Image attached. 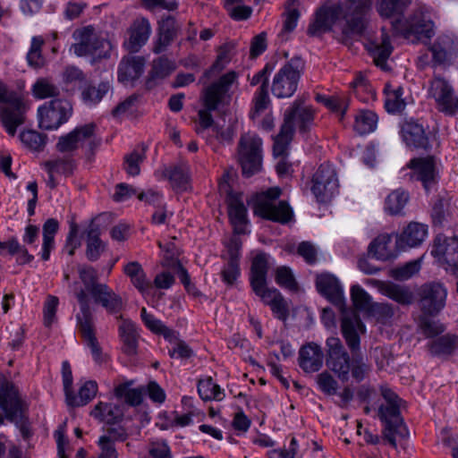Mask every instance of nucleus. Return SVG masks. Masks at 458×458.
I'll list each match as a JSON object with an SVG mask.
<instances>
[{
	"instance_id": "obj_36",
	"label": "nucleus",
	"mask_w": 458,
	"mask_h": 458,
	"mask_svg": "<svg viewBox=\"0 0 458 458\" xmlns=\"http://www.w3.org/2000/svg\"><path fill=\"white\" fill-rule=\"evenodd\" d=\"M93 295L90 301L102 306L107 312L118 313L122 311L123 302L122 297L115 293L107 284L96 285L93 289Z\"/></svg>"
},
{
	"instance_id": "obj_22",
	"label": "nucleus",
	"mask_w": 458,
	"mask_h": 458,
	"mask_svg": "<svg viewBox=\"0 0 458 458\" xmlns=\"http://www.w3.org/2000/svg\"><path fill=\"white\" fill-rule=\"evenodd\" d=\"M146 327L157 335H162L169 342H176L175 346L169 350L171 358L188 359L192 355V350L183 341H177V333L162 323L157 317H141Z\"/></svg>"
},
{
	"instance_id": "obj_5",
	"label": "nucleus",
	"mask_w": 458,
	"mask_h": 458,
	"mask_svg": "<svg viewBox=\"0 0 458 458\" xmlns=\"http://www.w3.org/2000/svg\"><path fill=\"white\" fill-rule=\"evenodd\" d=\"M0 104L6 105L0 106V123L6 133L13 137L18 127L25 123L27 106L24 98L0 81Z\"/></svg>"
},
{
	"instance_id": "obj_21",
	"label": "nucleus",
	"mask_w": 458,
	"mask_h": 458,
	"mask_svg": "<svg viewBox=\"0 0 458 458\" xmlns=\"http://www.w3.org/2000/svg\"><path fill=\"white\" fill-rule=\"evenodd\" d=\"M350 10L351 18L347 20L343 29L345 36H361L367 28L366 16L372 8V0H345Z\"/></svg>"
},
{
	"instance_id": "obj_45",
	"label": "nucleus",
	"mask_w": 458,
	"mask_h": 458,
	"mask_svg": "<svg viewBox=\"0 0 458 458\" xmlns=\"http://www.w3.org/2000/svg\"><path fill=\"white\" fill-rule=\"evenodd\" d=\"M100 234L98 226H90L86 233V258L90 262L98 260L106 250V244L101 240Z\"/></svg>"
},
{
	"instance_id": "obj_15",
	"label": "nucleus",
	"mask_w": 458,
	"mask_h": 458,
	"mask_svg": "<svg viewBox=\"0 0 458 458\" xmlns=\"http://www.w3.org/2000/svg\"><path fill=\"white\" fill-rule=\"evenodd\" d=\"M72 113V107L68 100L51 99L38 108V126L47 131L56 130L69 120Z\"/></svg>"
},
{
	"instance_id": "obj_63",
	"label": "nucleus",
	"mask_w": 458,
	"mask_h": 458,
	"mask_svg": "<svg viewBox=\"0 0 458 458\" xmlns=\"http://www.w3.org/2000/svg\"><path fill=\"white\" fill-rule=\"evenodd\" d=\"M225 94L211 83L202 93V104L205 108L216 110Z\"/></svg>"
},
{
	"instance_id": "obj_46",
	"label": "nucleus",
	"mask_w": 458,
	"mask_h": 458,
	"mask_svg": "<svg viewBox=\"0 0 458 458\" xmlns=\"http://www.w3.org/2000/svg\"><path fill=\"white\" fill-rule=\"evenodd\" d=\"M90 415L107 424H114L122 420L123 411L119 405L100 402L92 410Z\"/></svg>"
},
{
	"instance_id": "obj_1",
	"label": "nucleus",
	"mask_w": 458,
	"mask_h": 458,
	"mask_svg": "<svg viewBox=\"0 0 458 458\" xmlns=\"http://www.w3.org/2000/svg\"><path fill=\"white\" fill-rule=\"evenodd\" d=\"M327 346V367L343 382L350 378L361 382L370 372V365L359 352H352V358L338 337H328Z\"/></svg>"
},
{
	"instance_id": "obj_55",
	"label": "nucleus",
	"mask_w": 458,
	"mask_h": 458,
	"mask_svg": "<svg viewBox=\"0 0 458 458\" xmlns=\"http://www.w3.org/2000/svg\"><path fill=\"white\" fill-rule=\"evenodd\" d=\"M132 383V381H129L118 385L114 388V395L119 399L123 398L125 403L131 406H137L142 402L143 390L141 388H131Z\"/></svg>"
},
{
	"instance_id": "obj_7",
	"label": "nucleus",
	"mask_w": 458,
	"mask_h": 458,
	"mask_svg": "<svg viewBox=\"0 0 458 458\" xmlns=\"http://www.w3.org/2000/svg\"><path fill=\"white\" fill-rule=\"evenodd\" d=\"M305 69V60L299 55L290 58L275 74L271 91L277 98H287L296 92Z\"/></svg>"
},
{
	"instance_id": "obj_58",
	"label": "nucleus",
	"mask_w": 458,
	"mask_h": 458,
	"mask_svg": "<svg viewBox=\"0 0 458 458\" xmlns=\"http://www.w3.org/2000/svg\"><path fill=\"white\" fill-rule=\"evenodd\" d=\"M198 392L200 398L204 401H221L225 396L220 386L210 377L199 381Z\"/></svg>"
},
{
	"instance_id": "obj_43",
	"label": "nucleus",
	"mask_w": 458,
	"mask_h": 458,
	"mask_svg": "<svg viewBox=\"0 0 458 458\" xmlns=\"http://www.w3.org/2000/svg\"><path fill=\"white\" fill-rule=\"evenodd\" d=\"M119 333L123 342V352L129 356L135 355L139 337L135 325L130 319H124L119 326Z\"/></svg>"
},
{
	"instance_id": "obj_49",
	"label": "nucleus",
	"mask_w": 458,
	"mask_h": 458,
	"mask_svg": "<svg viewBox=\"0 0 458 458\" xmlns=\"http://www.w3.org/2000/svg\"><path fill=\"white\" fill-rule=\"evenodd\" d=\"M417 332L425 338H433L445 331V326L437 317H417Z\"/></svg>"
},
{
	"instance_id": "obj_34",
	"label": "nucleus",
	"mask_w": 458,
	"mask_h": 458,
	"mask_svg": "<svg viewBox=\"0 0 458 458\" xmlns=\"http://www.w3.org/2000/svg\"><path fill=\"white\" fill-rule=\"evenodd\" d=\"M78 328L87 346L90 349L95 361L98 363L103 362L104 357L102 349L96 337L93 317H78Z\"/></svg>"
},
{
	"instance_id": "obj_8",
	"label": "nucleus",
	"mask_w": 458,
	"mask_h": 458,
	"mask_svg": "<svg viewBox=\"0 0 458 458\" xmlns=\"http://www.w3.org/2000/svg\"><path fill=\"white\" fill-rule=\"evenodd\" d=\"M392 30L394 33L418 39H431L435 35V23L430 13L425 8H418L407 18L396 19L392 21Z\"/></svg>"
},
{
	"instance_id": "obj_4",
	"label": "nucleus",
	"mask_w": 458,
	"mask_h": 458,
	"mask_svg": "<svg viewBox=\"0 0 458 458\" xmlns=\"http://www.w3.org/2000/svg\"><path fill=\"white\" fill-rule=\"evenodd\" d=\"M282 190L278 186L255 193L251 198L253 215L263 220L287 225L293 220L294 213L288 202L279 199Z\"/></svg>"
},
{
	"instance_id": "obj_62",
	"label": "nucleus",
	"mask_w": 458,
	"mask_h": 458,
	"mask_svg": "<svg viewBox=\"0 0 458 458\" xmlns=\"http://www.w3.org/2000/svg\"><path fill=\"white\" fill-rule=\"evenodd\" d=\"M109 90L108 82H100L98 87L89 86L83 89L81 95L82 99L86 104H98L106 95Z\"/></svg>"
},
{
	"instance_id": "obj_31",
	"label": "nucleus",
	"mask_w": 458,
	"mask_h": 458,
	"mask_svg": "<svg viewBox=\"0 0 458 458\" xmlns=\"http://www.w3.org/2000/svg\"><path fill=\"white\" fill-rule=\"evenodd\" d=\"M341 333L351 352H359L360 335L366 333V327L360 317H342Z\"/></svg>"
},
{
	"instance_id": "obj_42",
	"label": "nucleus",
	"mask_w": 458,
	"mask_h": 458,
	"mask_svg": "<svg viewBox=\"0 0 458 458\" xmlns=\"http://www.w3.org/2000/svg\"><path fill=\"white\" fill-rule=\"evenodd\" d=\"M123 273L130 277L131 284L140 293H148L152 289V284L148 281L146 273L140 262H128L123 267Z\"/></svg>"
},
{
	"instance_id": "obj_38",
	"label": "nucleus",
	"mask_w": 458,
	"mask_h": 458,
	"mask_svg": "<svg viewBox=\"0 0 458 458\" xmlns=\"http://www.w3.org/2000/svg\"><path fill=\"white\" fill-rule=\"evenodd\" d=\"M391 234L386 233L378 234L369 244V256L382 261H386L394 259L396 257V254L391 249Z\"/></svg>"
},
{
	"instance_id": "obj_17",
	"label": "nucleus",
	"mask_w": 458,
	"mask_h": 458,
	"mask_svg": "<svg viewBox=\"0 0 458 458\" xmlns=\"http://www.w3.org/2000/svg\"><path fill=\"white\" fill-rule=\"evenodd\" d=\"M243 196L242 191H230L227 196H225L228 221L233 227L234 235H244L250 233L248 230L250 220L248 208L243 201Z\"/></svg>"
},
{
	"instance_id": "obj_29",
	"label": "nucleus",
	"mask_w": 458,
	"mask_h": 458,
	"mask_svg": "<svg viewBox=\"0 0 458 458\" xmlns=\"http://www.w3.org/2000/svg\"><path fill=\"white\" fill-rule=\"evenodd\" d=\"M96 125L93 123L76 126L72 131L59 137L56 148L59 152H72L78 148L79 144L94 136Z\"/></svg>"
},
{
	"instance_id": "obj_13",
	"label": "nucleus",
	"mask_w": 458,
	"mask_h": 458,
	"mask_svg": "<svg viewBox=\"0 0 458 458\" xmlns=\"http://www.w3.org/2000/svg\"><path fill=\"white\" fill-rule=\"evenodd\" d=\"M345 9L342 3L338 2L332 4H323L315 12V19L310 22L307 29V34L310 37H317L322 32H329L334 25L344 19L345 22L351 18L350 10L345 4Z\"/></svg>"
},
{
	"instance_id": "obj_28",
	"label": "nucleus",
	"mask_w": 458,
	"mask_h": 458,
	"mask_svg": "<svg viewBox=\"0 0 458 458\" xmlns=\"http://www.w3.org/2000/svg\"><path fill=\"white\" fill-rule=\"evenodd\" d=\"M80 278L84 288L75 291V297L80 306L81 315H92L90 312V296L93 295V288L96 285H105L98 282L96 272L93 268H82L79 272Z\"/></svg>"
},
{
	"instance_id": "obj_57",
	"label": "nucleus",
	"mask_w": 458,
	"mask_h": 458,
	"mask_svg": "<svg viewBox=\"0 0 458 458\" xmlns=\"http://www.w3.org/2000/svg\"><path fill=\"white\" fill-rule=\"evenodd\" d=\"M9 255L15 256L16 262L20 266H25L34 260V256L30 254L25 245H21L16 236H12L7 240L6 248Z\"/></svg>"
},
{
	"instance_id": "obj_30",
	"label": "nucleus",
	"mask_w": 458,
	"mask_h": 458,
	"mask_svg": "<svg viewBox=\"0 0 458 458\" xmlns=\"http://www.w3.org/2000/svg\"><path fill=\"white\" fill-rule=\"evenodd\" d=\"M433 97L440 112L453 116L458 110V98L453 101L454 89L443 78L437 79L432 84Z\"/></svg>"
},
{
	"instance_id": "obj_18",
	"label": "nucleus",
	"mask_w": 458,
	"mask_h": 458,
	"mask_svg": "<svg viewBox=\"0 0 458 458\" xmlns=\"http://www.w3.org/2000/svg\"><path fill=\"white\" fill-rule=\"evenodd\" d=\"M431 256L441 264H446L445 270L452 275H458V237H447L437 233L431 245Z\"/></svg>"
},
{
	"instance_id": "obj_11",
	"label": "nucleus",
	"mask_w": 458,
	"mask_h": 458,
	"mask_svg": "<svg viewBox=\"0 0 458 458\" xmlns=\"http://www.w3.org/2000/svg\"><path fill=\"white\" fill-rule=\"evenodd\" d=\"M73 36L78 40L72 45L73 52L77 56L98 55L99 58L110 56V42L98 36L92 25L77 30Z\"/></svg>"
},
{
	"instance_id": "obj_32",
	"label": "nucleus",
	"mask_w": 458,
	"mask_h": 458,
	"mask_svg": "<svg viewBox=\"0 0 458 458\" xmlns=\"http://www.w3.org/2000/svg\"><path fill=\"white\" fill-rule=\"evenodd\" d=\"M151 33L149 21L141 17L135 20L129 29V39L124 43L130 53H137L148 42Z\"/></svg>"
},
{
	"instance_id": "obj_51",
	"label": "nucleus",
	"mask_w": 458,
	"mask_h": 458,
	"mask_svg": "<svg viewBox=\"0 0 458 458\" xmlns=\"http://www.w3.org/2000/svg\"><path fill=\"white\" fill-rule=\"evenodd\" d=\"M378 122L377 114L369 109L359 112L354 120V131L360 135H368L376 131Z\"/></svg>"
},
{
	"instance_id": "obj_37",
	"label": "nucleus",
	"mask_w": 458,
	"mask_h": 458,
	"mask_svg": "<svg viewBox=\"0 0 458 458\" xmlns=\"http://www.w3.org/2000/svg\"><path fill=\"white\" fill-rule=\"evenodd\" d=\"M378 290L381 294L401 305H410L414 300L412 292L407 286L391 281H378Z\"/></svg>"
},
{
	"instance_id": "obj_12",
	"label": "nucleus",
	"mask_w": 458,
	"mask_h": 458,
	"mask_svg": "<svg viewBox=\"0 0 458 458\" xmlns=\"http://www.w3.org/2000/svg\"><path fill=\"white\" fill-rule=\"evenodd\" d=\"M417 294L421 315H439L446 305L448 291L444 283L428 281L420 286Z\"/></svg>"
},
{
	"instance_id": "obj_61",
	"label": "nucleus",
	"mask_w": 458,
	"mask_h": 458,
	"mask_svg": "<svg viewBox=\"0 0 458 458\" xmlns=\"http://www.w3.org/2000/svg\"><path fill=\"white\" fill-rule=\"evenodd\" d=\"M394 50V47L388 38L387 36H386L383 39L381 44L376 45L371 50V55L374 57L375 64L377 67H380L381 69H385L386 65V62L388 58L390 57L392 52Z\"/></svg>"
},
{
	"instance_id": "obj_25",
	"label": "nucleus",
	"mask_w": 458,
	"mask_h": 458,
	"mask_svg": "<svg viewBox=\"0 0 458 458\" xmlns=\"http://www.w3.org/2000/svg\"><path fill=\"white\" fill-rule=\"evenodd\" d=\"M0 408L4 411L6 418L14 420L21 416V403L14 385L9 382L0 373Z\"/></svg>"
},
{
	"instance_id": "obj_35",
	"label": "nucleus",
	"mask_w": 458,
	"mask_h": 458,
	"mask_svg": "<svg viewBox=\"0 0 458 458\" xmlns=\"http://www.w3.org/2000/svg\"><path fill=\"white\" fill-rule=\"evenodd\" d=\"M299 366L307 373L318 371L323 366L324 353L315 343L303 345L299 351Z\"/></svg>"
},
{
	"instance_id": "obj_39",
	"label": "nucleus",
	"mask_w": 458,
	"mask_h": 458,
	"mask_svg": "<svg viewBox=\"0 0 458 458\" xmlns=\"http://www.w3.org/2000/svg\"><path fill=\"white\" fill-rule=\"evenodd\" d=\"M60 228V224L56 218H47L42 225V246L39 252L43 261H48L51 252L55 247V235Z\"/></svg>"
},
{
	"instance_id": "obj_52",
	"label": "nucleus",
	"mask_w": 458,
	"mask_h": 458,
	"mask_svg": "<svg viewBox=\"0 0 458 458\" xmlns=\"http://www.w3.org/2000/svg\"><path fill=\"white\" fill-rule=\"evenodd\" d=\"M275 282L282 289L293 293L300 291V285L293 272L288 266H279L275 270Z\"/></svg>"
},
{
	"instance_id": "obj_16",
	"label": "nucleus",
	"mask_w": 458,
	"mask_h": 458,
	"mask_svg": "<svg viewBox=\"0 0 458 458\" xmlns=\"http://www.w3.org/2000/svg\"><path fill=\"white\" fill-rule=\"evenodd\" d=\"M351 306L349 315H394L392 308L386 303L373 301L372 296L359 284L350 287Z\"/></svg>"
},
{
	"instance_id": "obj_59",
	"label": "nucleus",
	"mask_w": 458,
	"mask_h": 458,
	"mask_svg": "<svg viewBox=\"0 0 458 458\" xmlns=\"http://www.w3.org/2000/svg\"><path fill=\"white\" fill-rule=\"evenodd\" d=\"M270 105L268 89L259 87L252 99V106L249 113L250 120L255 121Z\"/></svg>"
},
{
	"instance_id": "obj_44",
	"label": "nucleus",
	"mask_w": 458,
	"mask_h": 458,
	"mask_svg": "<svg viewBox=\"0 0 458 458\" xmlns=\"http://www.w3.org/2000/svg\"><path fill=\"white\" fill-rule=\"evenodd\" d=\"M427 347L433 356H449L458 349V335L445 334L429 342Z\"/></svg>"
},
{
	"instance_id": "obj_27",
	"label": "nucleus",
	"mask_w": 458,
	"mask_h": 458,
	"mask_svg": "<svg viewBox=\"0 0 458 458\" xmlns=\"http://www.w3.org/2000/svg\"><path fill=\"white\" fill-rule=\"evenodd\" d=\"M428 227L427 225L419 222H410L403 227L401 233L396 234V250L402 251L421 245L428 235Z\"/></svg>"
},
{
	"instance_id": "obj_20",
	"label": "nucleus",
	"mask_w": 458,
	"mask_h": 458,
	"mask_svg": "<svg viewBox=\"0 0 458 458\" xmlns=\"http://www.w3.org/2000/svg\"><path fill=\"white\" fill-rule=\"evenodd\" d=\"M408 167L412 171L415 180L421 182L427 194L437 186L438 174L434 157H414L410 160Z\"/></svg>"
},
{
	"instance_id": "obj_23",
	"label": "nucleus",
	"mask_w": 458,
	"mask_h": 458,
	"mask_svg": "<svg viewBox=\"0 0 458 458\" xmlns=\"http://www.w3.org/2000/svg\"><path fill=\"white\" fill-rule=\"evenodd\" d=\"M431 53L432 67L450 65L456 58L458 46L448 35L438 36L428 47Z\"/></svg>"
},
{
	"instance_id": "obj_26",
	"label": "nucleus",
	"mask_w": 458,
	"mask_h": 458,
	"mask_svg": "<svg viewBox=\"0 0 458 458\" xmlns=\"http://www.w3.org/2000/svg\"><path fill=\"white\" fill-rule=\"evenodd\" d=\"M146 60L140 55L123 57L117 68V79L124 86L133 87L144 72Z\"/></svg>"
},
{
	"instance_id": "obj_3",
	"label": "nucleus",
	"mask_w": 458,
	"mask_h": 458,
	"mask_svg": "<svg viewBox=\"0 0 458 458\" xmlns=\"http://www.w3.org/2000/svg\"><path fill=\"white\" fill-rule=\"evenodd\" d=\"M383 403L378 407V417L384 424L383 437L394 448H396V437L405 438L409 432L401 415L405 402L386 386L380 387Z\"/></svg>"
},
{
	"instance_id": "obj_19",
	"label": "nucleus",
	"mask_w": 458,
	"mask_h": 458,
	"mask_svg": "<svg viewBox=\"0 0 458 458\" xmlns=\"http://www.w3.org/2000/svg\"><path fill=\"white\" fill-rule=\"evenodd\" d=\"M315 118L314 111L310 106H304L301 102L295 101L288 107L284 114L282 125L295 133L296 126L300 134L304 135L310 131Z\"/></svg>"
},
{
	"instance_id": "obj_56",
	"label": "nucleus",
	"mask_w": 458,
	"mask_h": 458,
	"mask_svg": "<svg viewBox=\"0 0 458 458\" xmlns=\"http://www.w3.org/2000/svg\"><path fill=\"white\" fill-rule=\"evenodd\" d=\"M293 136L294 133L292 132V130L290 131L281 125L279 132L273 138L274 157L285 158L288 156L289 146Z\"/></svg>"
},
{
	"instance_id": "obj_6",
	"label": "nucleus",
	"mask_w": 458,
	"mask_h": 458,
	"mask_svg": "<svg viewBox=\"0 0 458 458\" xmlns=\"http://www.w3.org/2000/svg\"><path fill=\"white\" fill-rule=\"evenodd\" d=\"M263 141L254 135H242L237 146V163L243 178L259 174L263 168Z\"/></svg>"
},
{
	"instance_id": "obj_53",
	"label": "nucleus",
	"mask_w": 458,
	"mask_h": 458,
	"mask_svg": "<svg viewBox=\"0 0 458 458\" xmlns=\"http://www.w3.org/2000/svg\"><path fill=\"white\" fill-rule=\"evenodd\" d=\"M31 92L36 99H46L48 98H58L59 88L48 78L40 77L37 79L31 87Z\"/></svg>"
},
{
	"instance_id": "obj_41",
	"label": "nucleus",
	"mask_w": 458,
	"mask_h": 458,
	"mask_svg": "<svg viewBox=\"0 0 458 458\" xmlns=\"http://www.w3.org/2000/svg\"><path fill=\"white\" fill-rule=\"evenodd\" d=\"M97 392L98 384L93 380H89L80 387L78 395L74 394L72 387L65 393V402L71 407L84 406L95 397Z\"/></svg>"
},
{
	"instance_id": "obj_50",
	"label": "nucleus",
	"mask_w": 458,
	"mask_h": 458,
	"mask_svg": "<svg viewBox=\"0 0 458 458\" xmlns=\"http://www.w3.org/2000/svg\"><path fill=\"white\" fill-rule=\"evenodd\" d=\"M231 50L232 47L229 43H225L221 45L217 49V55L213 62V64L210 65L209 68L206 69L203 72L202 79H210L215 73H219L225 69L227 64L231 62Z\"/></svg>"
},
{
	"instance_id": "obj_47",
	"label": "nucleus",
	"mask_w": 458,
	"mask_h": 458,
	"mask_svg": "<svg viewBox=\"0 0 458 458\" xmlns=\"http://www.w3.org/2000/svg\"><path fill=\"white\" fill-rule=\"evenodd\" d=\"M19 140L28 150L39 153L44 150L48 138L46 133L32 129H25L19 133Z\"/></svg>"
},
{
	"instance_id": "obj_54",
	"label": "nucleus",
	"mask_w": 458,
	"mask_h": 458,
	"mask_svg": "<svg viewBox=\"0 0 458 458\" xmlns=\"http://www.w3.org/2000/svg\"><path fill=\"white\" fill-rule=\"evenodd\" d=\"M44 168L46 172L63 174L70 177L74 174L77 168V163L72 158L58 157L45 162Z\"/></svg>"
},
{
	"instance_id": "obj_14",
	"label": "nucleus",
	"mask_w": 458,
	"mask_h": 458,
	"mask_svg": "<svg viewBox=\"0 0 458 458\" xmlns=\"http://www.w3.org/2000/svg\"><path fill=\"white\" fill-rule=\"evenodd\" d=\"M400 137L410 149H431L430 131L424 121L412 116H404L400 123Z\"/></svg>"
},
{
	"instance_id": "obj_24",
	"label": "nucleus",
	"mask_w": 458,
	"mask_h": 458,
	"mask_svg": "<svg viewBox=\"0 0 458 458\" xmlns=\"http://www.w3.org/2000/svg\"><path fill=\"white\" fill-rule=\"evenodd\" d=\"M162 176L168 181L172 190L176 193L191 191V173L190 166L184 163L165 165Z\"/></svg>"
},
{
	"instance_id": "obj_40",
	"label": "nucleus",
	"mask_w": 458,
	"mask_h": 458,
	"mask_svg": "<svg viewBox=\"0 0 458 458\" xmlns=\"http://www.w3.org/2000/svg\"><path fill=\"white\" fill-rule=\"evenodd\" d=\"M412 0H377L376 10L383 19H403Z\"/></svg>"
},
{
	"instance_id": "obj_48",
	"label": "nucleus",
	"mask_w": 458,
	"mask_h": 458,
	"mask_svg": "<svg viewBox=\"0 0 458 458\" xmlns=\"http://www.w3.org/2000/svg\"><path fill=\"white\" fill-rule=\"evenodd\" d=\"M410 199L409 192L403 189H396L390 192L385 199L384 209L391 216L402 215Z\"/></svg>"
},
{
	"instance_id": "obj_60",
	"label": "nucleus",
	"mask_w": 458,
	"mask_h": 458,
	"mask_svg": "<svg viewBox=\"0 0 458 458\" xmlns=\"http://www.w3.org/2000/svg\"><path fill=\"white\" fill-rule=\"evenodd\" d=\"M176 69L175 63L167 56L162 55L153 61L150 77L164 80Z\"/></svg>"
},
{
	"instance_id": "obj_33",
	"label": "nucleus",
	"mask_w": 458,
	"mask_h": 458,
	"mask_svg": "<svg viewBox=\"0 0 458 458\" xmlns=\"http://www.w3.org/2000/svg\"><path fill=\"white\" fill-rule=\"evenodd\" d=\"M176 21L173 16H167L158 23L157 38L153 45V53L159 55L166 51L177 36Z\"/></svg>"
},
{
	"instance_id": "obj_2",
	"label": "nucleus",
	"mask_w": 458,
	"mask_h": 458,
	"mask_svg": "<svg viewBox=\"0 0 458 458\" xmlns=\"http://www.w3.org/2000/svg\"><path fill=\"white\" fill-rule=\"evenodd\" d=\"M271 256L265 252H258L251 259L249 281L254 293L265 301L269 302L271 310L277 315H289L287 304L282 293L275 287L267 286V274Z\"/></svg>"
},
{
	"instance_id": "obj_64",
	"label": "nucleus",
	"mask_w": 458,
	"mask_h": 458,
	"mask_svg": "<svg viewBox=\"0 0 458 458\" xmlns=\"http://www.w3.org/2000/svg\"><path fill=\"white\" fill-rule=\"evenodd\" d=\"M137 198L140 201L153 207L155 209L164 208L165 205L167 204L165 200L164 193L154 189L140 191L137 194Z\"/></svg>"
},
{
	"instance_id": "obj_10",
	"label": "nucleus",
	"mask_w": 458,
	"mask_h": 458,
	"mask_svg": "<svg viewBox=\"0 0 458 458\" xmlns=\"http://www.w3.org/2000/svg\"><path fill=\"white\" fill-rule=\"evenodd\" d=\"M315 287L318 294L338 311L339 315H349L350 309L344 293V287L339 278L329 272L318 274Z\"/></svg>"
},
{
	"instance_id": "obj_9",
	"label": "nucleus",
	"mask_w": 458,
	"mask_h": 458,
	"mask_svg": "<svg viewBox=\"0 0 458 458\" xmlns=\"http://www.w3.org/2000/svg\"><path fill=\"white\" fill-rule=\"evenodd\" d=\"M311 182V193L320 204L329 203L339 193L337 172L330 162L319 165L312 175Z\"/></svg>"
}]
</instances>
